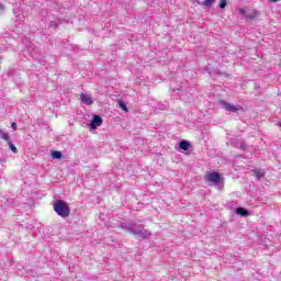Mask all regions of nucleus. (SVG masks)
I'll use <instances>...</instances> for the list:
<instances>
[{"instance_id": "8", "label": "nucleus", "mask_w": 281, "mask_h": 281, "mask_svg": "<svg viewBox=\"0 0 281 281\" xmlns=\"http://www.w3.org/2000/svg\"><path fill=\"white\" fill-rule=\"evenodd\" d=\"M236 214L239 216H249V211L245 210L244 207H237Z\"/></svg>"}, {"instance_id": "1", "label": "nucleus", "mask_w": 281, "mask_h": 281, "mask_svg": "<svg viewBox=\"0 0 281 281\" xmlns=\"http://www.w3.org/2000/svg\"><path fill=\"white\" fill-rule=\"evenodd\" d=\"M54 210L58 214V216H61V218H67L69 214H71V210L69 209V204L63 200H58L54 204Z\"/></svg>"}, {"instance_id": "7", "label": "nucleus", "mask_w": 281, "mask_h": 281, "mask_svg": "<svg viewBox=\"0 0 281 281\" xmlns=\"http://www.w3.org/2000/svg\"><path fill=\"white\" fill-rule=\"evenodd\" d=\"M260 14L257 10H252L249 14L246 15V21H254Z\"/></svg>"}, {"instance_id": "14", "label": "nucleus", "mask_w": 281, "mask_h": 281, "mask_svg": "<svg viewBox=\"0 0 281 281\" xmlns=\"http://www.w3.org/2000/svg\"><path fill=\"white\" fill-rule=\"evenodd\" d=\"M9 148L10 150H12V153L16 154L19 153V149H16V146H14V144H12V142H9Z\"/></svg>"}, {"instance_id": "13", "label": "nucleus", "mask_w": 281, "mask_h": 281, "mask_svg": "<svg viewBox=\"0 0 281 281\" xmlns=\"http://www.w3.org/2000/svg\"><path fill=\"white\" fill-rule=\"evenodd\" d=\"M119 106L120 109H122V111H124L125 113H128V108L126 106V104L122 101H119Z\"/></svg>"}, {"instance_id": "19", "label": "nucleus", "mask_w": 281, "mask_h": 281, "mask_svg": "<svg viewBox=\"0 0 281 281\" xmlns=\"http://www.w3.org/2000/svg\"><path fill=\"white\" fill-rule=\"evenodd\" d=\"M0 10H3V5L0 4Z\"/></svg>"}, {"instance_id": "2", "label": "nucleus", "mask_w": 281, "mask_h": 281, "mask_svg": "<svg viewBox=\"0 0 281 281\" xmlns=\"http://www.w3.org/2000/svg\"><path fill=\"white\" fill-rule=\"evenodd\" d=\"M205 181L209 183H220L221 182V173L220 172H207L205 175Z\"/></svg>"}, {"instance_id": "6", "label": "nucleus", "mask_w": 281, "mask_h": 281, "mask_svg": "<svg viewBox=\"0 0 281 281\" xmlns=\"http://www.w3.org/2000/svg\"><path fill=\"white\" fill-rule=\"evenodd\" d=\"M131 232H133V234H136L137 236H142L143 238H146V236H150V232L146 231L145 235H144V231L142 228H131Z\"/></svg>"}, {"instance_id": "5", "label": "nucleus", "mask_w": 281, "mask_h": 281, "mask_svg": "<svg viewBox=\"0 0 281 281\" xmlns=\"http://www.w3.org/2000/svg\"><path fill=\"white\" fill-rule=\"evenodd\" d=\"M90 126L93 131H95V128H98V126H102V117L94 115L90 123Z\"/></svg>"}, {"instance_id": "10", "label": "nucleus", "mask_w": 281, "mask_h": 281, "mask_svg": "<svg viewBox=\"0 0 281 281\" xmlns=\"http://www.w3.org/2000/svg\"><path fill=\"white\" fill-rule=\"evenodd\" d=\"M214 3H216V0H204L202 2V5H204L205 8H212V5H214Z\"/></svg>"}, {"instance_id": "12", "label": "nucleus", "mask_w": 281, "mask_h": 281, "mask_svg": "<svg viewBox=\"0 0 281 281\" xmlns=\"http://www.w3.org/2000/svg\"><path fill=\"white\" fill-rule=\"evenodd\" d=\"M50 156L53 157V159H61L63 158V153H60V151H52Z\"/></svg>"}, {"instance_id": "4", "label": "nucleus", "mask_w": 281, "mask_h": 281, "mask_svg": "<svg viewBox=\"0 0 281 281\" xmlns=\"http://www.w3.org/2000/svg\"><path fill=\"white\" fill-rule=\"evenodd\" d=\"M80 100L83 104H87V106H91V104H93V98L90 94L81 93Z\"/></svg>"}, {"instance_id": "16", "label": "nucleus", "mask_w": 281, "mask_h": 281, "mask_svg": "<svg viewBox=\"0 0 281 281\" xmlns=\"http://www.w3.org/2000/svg\"><path fill=\"white\" fill-rule=\"evenodd\" d=\"M222 10L227 8V0H220V5H218Z\"/></svg>"}, {"instance_id": "15", "label": "nucleus", "mask_w": 281, "mask_h": 281, "mask_svg": "<svg viewBox=\"0 0 281 281\" xmlns=\"http://www.w3.org/2000/svg\"><path fill=\"white\" fill-rule=\"evenodd\" d=\"M255 176L257 179H262V177H265V172H262V170H256Z\"/></svg>"}, {"instance_id": "3", "label": "nucleus", "mask_w": 281, "mask_h": 281, "mask_svg": "<svg viewBox=\"0 0 281 281\" xmlns=\"http://www.w3.org/2000/svg\"><path fill=\"white\" fill-rule=\"evenodd\" d=\"M222 109L231 113H238V111H243V108L240 105H234L227 102H222Z\"/></svg>"}, {"instance_id": "11", "label": "nucleus", "mask_w": 281, "mask_h": 281, "mask_svg": "<svg viewBox=\"0 0 281 281\" xmlns=\"http://www.w3.org/2000/svg\"><path fill=\"white\" fill-rule=\"evenodd\" d=\"M0 137H1V139H4V142H7L9 144L10 135H8V133L0 130Z\"/></svg>"}, {"instance_id": "18", "label": "nucleus", "mask_w": 281, "mask_h": 281, "mask_svg": "<svg viewBox=\"0 0 281 281\" xmlns=\"http://www.w3.org/2000/svg\"><path fill=\"white\" fill-rule=\"evenodd\" d=\"M11 127L13 128V131H16V123H12Z\"/></svg>"}, {"instance_id": "17", "label": "nucleus", "mask_w": 281, "mask_h": 281, "mask_svg": "<svg viewBox=\"0 0 281 281\" xmlns=\"http://www.w3.org/2000/svg\"><path fill=\"white\" fill-rule=\"evenodd\" d=\"M238 12H239V14H241V16H245V18H246L247 11H246L245 9L239 8V9H238Z\"/></svg>"}, {"instance_id": "9", "label": "nucleus", "mask_w": 281, "mask_h": 281, "mask_svg": "<svg viewBox=\"0 0 281 281\" xmlns=\"http://www.w3.org/2000/svg\"><path fill=\"white\" fill-rule=\"evenodd\" d=\"M179 147H180L182 150H190V143H189L188 140H182V142H180Z\"/></svg>"}]
</instances>
